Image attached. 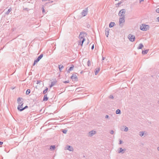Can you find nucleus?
Here are the masks:
<instances>
[{"mask_svg": "<svg viewBox=\"0 0 159 159\" xmlns=\"http://www.w3.org/2000/svg\"><path fill=\"white\" fill-rule=\"evenodd\" d=\"M110 133L111 134H113V133H114V131H113V130H111L110 132Z\"/></svg>", "mask_w": 159, "mask_h": 159, "instance_id": "obj_38", "label": "nucleus"}, {"mask_svg": "<svg viewBox=\"0 0 159 159\" xmlns=\"http://www.w3.org/2000/svg\"><path fill=\"white\" fill-rule=\"evenodd\" d=\"M116 113L117 114H120L121 113L120 110V109H117L116 112Z\"/></svg>", "mask_w": 159, "mask_h": 159, "instance_id": "obj_25", "label": "nucleus"}, {"mask_svg": "<svg viewBox=\"0 0 159 159\" xmlns=\"http://www.w3.org/2000/svg\"><path fill=\"white\" fill-rule=\"evenodd\" d=\"M115 25V24L114 22H111L109 24V27L110 28H111L113 27Z\"/></svg>", "mask_w": 159, "mask_h": 159, "instance_id": "obj_20", "label": "nucleus"}, {"mask_svg": "<svg viewBox=\"0 0 159 159\" xmlns=\"http://www.w3.org/2000/svg\"><path fill=\"white\" fill-rule=\"evenodd\" d=\"M80 39V42H79V45H80L81 46H82L83 43L84 41H85V39Z\"/></svg>", "mask_w": 159, "mask_h": 159, "instance_id": "obj_10", "label": "nucleus"}, {"mask_svg": "<svg viewBox=\"0 0 159 159\" xmlns=\"http://www.w3.org/2000/svg\"><path fill=\"white\" fill-rule=\"evenodd\" d=\"M48 90V88H46V89L43 91V93L44 94H46V93L47 92Z\"/></svg>", "mask_w": 159, "mask_h": 159, "instance_id": "obj_27", "label": "nucleus"}, {"mask_svg": "<svg viewBox=\"0 0 159 159\" xmlns=\"http://www.w3.org/2000/svg\"><path fill=\"white\" fill-rule=\"evenodd\" d=\"M122 3V2L120 1V2L116 3V7H118Z\"/></svg>", "mask_w": 159, "mask_h": 159, "instance_id": "obj_30", "label": "nucleus"}, {"mask_svg": "<svg viewBox=\"0 0 159 159\" xmlns=\"http://www.w3.org/2000/svg\"><path fill=\"white\" fill-rule=\"evenodd\" d=\"M11 8L9 9L8 11L6 12V14L7 15L9 14V13L11 11Z\"/></svg>", "mask_w": 159, "mask_h": 159, "instance_id": "obj_28", "label": "nucleus"}, {"mask_svg": "<svg viewBox=\"0 0 159 159\" xmlns=\"http://www.w3.org/2000/svg\"><path fill=\"white\" fill-rule=\"evenodd\" d=\"M156 11L157 13H159V8L157 9Z\"/></svg>", "mask_w": 159, "mask_h": 159, "instance_id": "obj_36", "label": "nucleus"}, {"mask_svg": "<svg viewBox=\"0 0 159 159\" xmlns=\"http://www.w3.org/2000/svg\"><path fill=\"white\" fill-rule=\"evenodd\" d=\"M96 133V132L95 131H94L93 130L91 131L89 133V136H92L94 134H95Z\"/></svg>", "mask_w": 159, "mask_h": 159, "instance_id": "obj_9", "label": "nucleus"}, {"mask_svg": "<svg viewBox=\"0 0 159 159\" xmlns=\"http://www.w3.org/2000/svg\"><path fill=\"white\" fill-rule=\"evenodd\" d=\"M40 81H37V84H39L40 83Z\"/></svg>", "mask_w": 159, "mask_h": 159, "instance_id": "obj_45", "label": "nucleus"}, {"mask_svg": "<svg viewBox=\"0 0 159 159\" xmlns=\"http://www.w3.org/2000/svg\"><path fill=\"white\" fill-rule=\"evenodd\" d=\"M67 130L66 129H62V132L63 133L66 134L67 133Z\"/></svg>", "mask_w": 159, "mask_h": 159, "instance_id": "obj_31", "label": "nucleus"}, {"mask_svg": "<svg viewBox=\"0 0 159 159\" xmlns=\"http://www.w3.org/2000/svg\"><path fill=\"white\" fill-rule=\"evenodd\" d=\"M83 72V71H82L81 72H80V74H82V73Z\"/></svg>", "mask_w": 159, "mask_h": 159, "instance_id": "obj_50", "label": "nucleus"}, {"mask_svg": "<svg viewBox=\"0 0 159 159\" xmlns=\"http://www.w3.org/2000/svg\"><path fill=\"white\" fill-rule=\"evenodd\" d=\"M42 11L43 12L45 11V10L42 7Z\"/></svg>", "mask_w": 159, "mask_h": 159, "instance_id": "obj_43", "label": "nucleus"}, {"mask_svg": "<svg viewBox=\"0 0 159 159\" xmlns=\"http://www.w3.org/2000/svg\"><path fill=\"white\" fill-rule=\"evenodd\" d=\"M63 82L65 84H66V83H69V80H68L67 81H63Z\"/></svg>", "mask_w": 159, "mask_h": 159, "instance_id": "obj_35", "label": "nucleus"}, {"mask_svg": "<svg viewBox=\"0 0 159 159\" xmlns=\"http://www.w3.org/2000/svg\"><path fill=\"white\" fill-rule=\"evenodd\" d=\"M55 49H56V47H55V48H54V50H55Z\"/></svg>", "mask_w": 159, "mask_h": 159, "instance_id": "obj_52", "label": "nucleus"}, {"mask_svg": "<svg viewBox=\"0 0 159 159\" xmlns=\"http://www.w3.org/2000/svg\"><path fill=\"white\" fill-rule=\"evenodd\" d=\"M94 44H93L91 47V49L92 50H93L94 49Z\"/></svg>", "mask_w": 159, "mask_h": 159, "instance_id": "obj_40", "label": "nucleus"}, {"mask_svg": "<svg viewBox=\"0 0 159 159\" xmlns=\"http://www.w3.org/2000/svg\"><path fill=\"white\" fill-rule=\"evenodd\" d=\"M100 70V68H96L95 70V75H97L98 74V73L99 72Z\"/></svg>", "mask_w": 159, "mask_h": 159, "instance_id": "obj_19", "label": "nucleus"}, {"mask_svg": "<svg viewBox=\"0 0 159 159\" xmlns=\"http://www.w3.org/2000/svg\"><path fill=\"white\" fill-rule=\"evenodd\" d=\"M23 10H26L27 11H28L29 10V9L28 8H24Z\"/></svg>", "mask_w": 159, "mask_h": 159, "instance_id": "obj_39", "label": "nucleus"}, {"mask_svg": "<svg viewBox=\"0 0 159 159\" xmlns=\"http://www.w3.org/2000/svg\"><path fill=\"white\" fill-rule=\"evenodd\" d=\"M125 150H126V149H123L121 148H119V150L118 151V153H121L122 154H123L124 152V151H125Z\"/></svg>", "mask_w": 159, "mask_h": 159, "instance_id": "obj_14", "label": "nucleus"}, {"mask_svg": "<svg viewBox=\"0 0 159 159\" xmlns=\"http://www.w3.org/2000/svg\"><path fill=\"white\" fill-rule=\"evenodd\" d=\"M21 100H23V99L20 98H19L17 99V102L19 104L17 107V109L20 111L21 109L23 108V105L24 103L22 101L20 102Z\"/></svg>", "mask_w": 159, "mask_h": 159, "instance_id": "obj_1", "label": "nucleus"}, {"mask_svg": "<svg viewBox=\"0 0 159 159\" xmlns=\"http://www.w3.org/2000/svg\"><path fill=\"white\" fill-rule=\"evenodd\" d=\"M43 54H41L37 58L38 59L40 60L43 57Z\"/></svg>", "mask_w": 159, "mask_h": 159, "instance_id": "obj_26", "label": "nucleus"}, {"mask_svg": "<svg viewBox=\"0 0 159 159\" xmlns=\"http://www.w3.org/2000/svg\"><path fill=\"white\" fill-rule=\"evenodd\" d=\"M57 82V81L56 80H55L51 82V84L49 86L50 88H51L52 86L56 84Z\"/></svg>", "mask_w": 159, "mask_h": 159, "instance_id": "obj_11", "label": "nucleus"}, {"mask_svg": "<svg viewBox=\"0 0 159 159\" xmlns=\"http://www.w3.org/2000/svg\"><path fill=\"white\" fill-rule=\"evenodd\" d=\"M88 11V7L84 9L81 12V15L84 16H86L87 15Z\"/></svg>", "mask_w": 159, "mask_h": 159, "instance_id": "obj_6", "label": "nucleus"}, {"mask_svg": "<svg viewBox=\"0 0 159 159\" xmlns=\"http://www.w3.org/2000/svg\"><path fill=\"white\" fill-rule=\"evenodd\" d=\"M147 135V133L145 131L140 132V136H143V135H144V136H146Z\"/></svg>", "mask_w": 159, "mask_h": 159, "instance_id": "obj_7", "label": "nucleus"}, {"mask_svg": "<svg viewBox=\"0 0 159 159\" xmlns=\"http://www.w3.org/2000/svg\"><path fill=\"white\" fill-rule=\"evenodd\" d=\"M128 128L126 127H125V129H124V131H125V132H127L128 131Z\"/></svg>", "mask_w": 159, "mask_h": 159, "instance_id": "obj_34", "label": "nucleus"}, {"mask_svg": "<svg viewBox=\"0 0 159 159\" xmlns=\"http://www.w3.org/2000/svg\"><path fill=\"white\" fill-rule=\"evenodd\" d=\"M56 148L55 146V145H51L50 146V149L51 150H54Z\"/></svg>", "mask_w": 159, "mask_h": 159, "instance_id": "obj_24", "label": "nucleus"}, {"mask_svg": "<svg viewBox=\"0 0 159 159\" xmlns=\"http://www.w3.org/2000/svg\"><path fill=\"white\" fill-rule=\"evenodd\" d=\"M149 26L148 25L142 24L140 26V29L142 31H146L149 29Z\"/></svg>", "mask_w": 159, "mask_h": 159, "instance_id": "obj_2", "label": "nucleus"}, {"mask_svg": "<svg viewBox=\"0 0 159 159\" xmlns=\"http://www.w3.org/2000/svg\"><path fill=\"white\" fill-rule=\"evenodd\" d=\"M143 45L142 43L140 44V49H141L143 47Z\"/></svg>", "mask_w": 159, "mask_h": 159, "instance_id": "obj_33", "label": "nucleus"}, {"mask_svg": "<svg viewBox=\"0 0 159 159\" xmlns=\"http://www.w3.org/2000/svg\"><path fill=\"white\" fill-rule=\"evenodd\" d=\"M74 67V66L73 65H72L71 67L68 70H67V72L68 73H70V71L73 70Z\"/></svg>", "mask_w": 159, "mask_h": 159, "instance_id": "obj_15", "label": "nucleus"}, {"mask_svg": "<svg viewBox=\"0 0 159 159\" xmlns=\"http://www.w3.org/2000/svg\"><path fill=\"white\" fill-rule=\"evenodd\" d=\"M137 48L138 49H139V46L138 47H137Z\"/></svg>", "mask_w": 159, "mask_h": 159, "instance_id": "obj_51", "label": "nucleus"}, {"mask_svg": "<svg viewBox=\"0 0 159 159\" xmlns=\"http://www.w3.org/2000/svg\"><path fill=\"white\" fill-rule=\"evenodd\" d=\"M91 61L90 60H89L87 62V65L88 66H91Z\"/></svg>", "mask_w": 159, "mask_h": 159, "instance_id": "obj_32", "label": "nucleus"}, {"mask_svg": "<svg viewBox=\"0 0 159 159\" xmlns=\"http://www.w3.org/2000/svg\"><path fill=\"white\" fill-rule=\"evenodd\" d=\"M66 148L67 150H69L70 151H73V148L71 146H67Z\"/></svg>", "mask_w": 159, "mask_h": 159, "instance_id": "obj_13", "label": "nucleus"}, {"mask_svg": "<svg viewBox=\"0 0 159 159\" xmlns=\"http://www.w3.org/2000/svg\"><path fill=\"white\" fill-rule=\"evenodd\" d=\"M116 1V0H115Z\"/></svg>", "mask_w": 159, "mask_h": 159, "instance_id": "obj_53", "label": "nucleus"}, {"mask_svg": "<svg viewBox=\"0 0 159 159\" xmlns=\"http://www.w3.org/2000/svg\"><path fill=\"white\" fill-rule=\"evenodd\" d=\"M125 21V17H124V16H122L121 18H120L119 20V23L120 24L124 22Z\"/></svg>", "mask_w": 159, "mask_h": 159, "instance_id": "obj_8", "label": "nucleus"}, {"mask_svg": "<svg viewBox=\"0 0 159 159\" xmlns=\"http://www.w3.org/2000/svg\"><path fill=\"white\" fill-rule=\"evenodd\" d=\"M157 149L159 151V147H157Z\"/></svg>", "mask_w": 159, "mask_h": 159, "instance_id": "obj_49", "label": "nucleus"}, {"mask_svg": "<svg viewBox=\"0 0 159 159\" xmlns=\"http://www.w3.org/2000/svg\"><path fill=\"white\" fill-rule=\"evenodd\" d=\"M109 98L111 99H113L114 98V97L113 95H111L110 96Z\"/></svg>", "mask_w": 159, "mask_h": 159, "instance_id": "obj_37", "label": "nucleus"}, {"mask_svg": "<svg viewBox=\"0 0 159 159\" xmlns=\"http://www.w3.org/2000/svg\"><path fill=\"white\" fill-rule=\"evenodd\" d=\"M70 78L72 79L76 80V79H77V76L74 74H73Z\"/></svg>", "mask_w": 159, "mask_h": 159, "instance_id": "obj_16", "label": "nucleus"}, {"mask_svg": "<svg viewBox=\"0 0 159 159\" xmlns=\"http://www.w3.org/2000/svg\"><path fill=\"white\" fill-rule=\"evenodd\" d=\"M109 29L108 28H106L105 30V34L106 36L108 37L109 34Z\"/></svg>", "mask_w": 159, "mask_h": 159, "instance_id": "obj_12", "label": "nucleus"}, {"mask_svg": "<svg viewBox=\"0 0 159 159\" xmlns=\"http://www.w3.org/2000/svg\"><path fill=\"white\" fill-rule=\"evenodd\" d=\"M105 58L104 57H102V60H104Z\"/></svg>", "mask_w": 159, "mask_h": 159, "instance_id": "obj_46", "label": "nucleus"}, {"mask_svg": "<svg viewBox=\"0 0 159 159\" xmlns=\"http://www.w3.org/2000/svg\"><path fill=\"white\" fill-rule=\"evenodd\" d=\"M58 67L60 71H61V70L64 68V66L62 65H58Z\"/></svg>", "mask_w": 159, "mask_h": 159, "instance_id": "obj_21", "label": "nucleus"}, {"mask_svg": "<svg viewBox=\"0 0 159 159\" xmlns=\"http://www.w3.org/2000/svg\"><path fill=\"white\" fill-rule=\"evenodd\" d=\"M28 107L27 106H25V107H23V108H21V109L20 110V111H21L23 110H25V109L27 108Z\"/></svg>", "mask_w": 159, "mask_h": 159, "instance_id": "obj_29", "label": "nucleus"}, {"mask_svg": "<svg viewBox=\"0 0 159 159\" xmlns=\"http://www.w3.org/2000/svg\"><path fill=\"white\" fill-rule=\"evenodd\" d=\"M87 35V34L86 32H81L79 36V38L80 39H85V37Z\"/></svg>", "mask_w": 159, "mask_h": 159, "instance_id": "obj_4", "label": "nucleus"}, {"mask_svg": "<svg viewBox=\"0 0 159 159\" xmlns=\"http://www.w3.org/2000/svg\"><path fill=\"white\" fill-rule=\"evenodd\" d=\"M126 10L125 9H122L120 10L119 12L118 15L120 16H124L125 17V13Z\"/></svg>", "mask_w": 159, "mask_h": 159, "instance_id": "obj_3", "label": "nucleus"}, {"mask_svg": "<svg viewBox=\"0 0 159 159\" xmlns=\"http://www.w3.org/2000/svg\"><path fill=\"white\" fill-rule=\"evenodd\" d=\"M3 142L1 141H0V145H2L3 144Z\"/></svg>", "mask_w": 159, "mask_h": 159, "instance_id": "obj_44", "label": "nucleus"}, {"mask_svg": "<svg viewBox=\"0 0 159 159\" xmlns=\"http://www.w3.org/2000/svg\"><path fill=\"white\" fill-rule=\"evenodd\" d=\"M48 98L47 97V94H45L43 99V101H47L48 100Z\"/></svg>", "mask_w": 159, "mask_h": 159, "instance_id": "obj_17", "label": "nucleus"}, {"mask_svg": "<svg viewBox=\"0 0 159 159\" xmlns=\"http://www.w3.org/2000/svg\"><path fill=\"white\" fill-rule=\"evenodd\" d=\"M109 117V116L108 115H106L105 116V118H108Z\"/></svg>", "mask_w": 159, "mask_h": 159, "instance_id": "obj_42", "label": "nucleus"}, {"mask_svg": "<svg viewBox=\"0 0 159 159\" xmlns=\"http://www.w3.org/2000/svg\"><path fill=\"white\" fill-rule=\"evenodd\" d=\"M148 51H149L148 49H146L145 50H143L142 51V54H143V55L146 54L148 53Z\"/></svg>", "mask_w": 159, "mask_h": 159, "instance_id": "obj_18", "label": "nucleus"}, {"mask_svg": "<svg viewBox=\"0 0 159 159\" xmlns=\"http://www.w3.org/2000/svg\"><path fill=\"white\" fill-rule=\"evenodd\" d=\"M30 92V90L29 89H28L26 91V95H28Z\"/></svg>", "mask_w": 159, "mask_h": 159, "instance_id": "obj_23", "label": "nucleus"}, {"mask_svg": "<svg viewBox=\"0 0 159 159\" xmlns=\"http://www.w3.org/2000/svg\"><path fill=\"white\" fill-rule=\"evenodd\" d=\"M157 19L158 22H159V16L157 18Z\"/></svg>", "mask_w": 159, "mask_h": 159, "instance_id": "obj_47", "label": "nucleus"}, {"mask_svg": "<svg viewBox=\"0 0 159 159\" xmlns=\"http://www.w3.org/2000/svg\"><path fill=\"white\" fill-rule=\"evenodd\" d=\"M122 141L121 140H120L119 142V144H120L122 143Z\"/></svg>", "mask_w": 159, "mask_h": 159, "instance_id": "obj_41", "label": "nucleus"}, {"mask_svg": "<svg viewBox=\"0 0 159 159\" xmlns=\"http://www.w3.org/2000/svg\"><path fill=\"white\" fill-rule=\"evenodd\" d=\"M128 38L129 40L131 42L134 41L135 39V36L131 34H130L129 35Z\"/></svg>", "mask_w": 159, "mask_h": 159, "instance_id": "obj_5", "label": "nucleus"}, {"mask_svg": "<svg viewBox=\"0 0 159 159\" xmlns=\"http://www.w3.org/2000/svg\"><path fill=\"white\" fill-rule=\"evenodd\" d=\"M39 61H40V60L38 59V58H37L36 60H34V62L33 64V66H34L35 65V64L36 63L38 62Z\"/></svg>", "mask_w": 159, "mask_h": 159, "instance_id": "obj_22", "label": "nucleus"}, {"mask_svg": "<svg viewBox=\"0 0 159 159\" xmlns=\"http://www.w3.org/2000/svg\"><path fill=\"white\" fill-rule=\"evenodd\" d=\"M144 0H140V3L141 2L143 1Z\"/></svg>", "mask_w": 159, "mask_h": 159, "instance_id": "obj_48", "label": "nucleus"}]
</instances>
